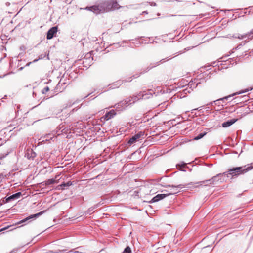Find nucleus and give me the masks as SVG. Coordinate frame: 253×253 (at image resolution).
Wrapping results in <instances>:
<instances>
[{"mask_svg": "<svg viewBox=\"0 0 253 253\" xmlns=\"http://www.w3.org/2000/svg\"><path fill=\"white\" fill-rule=\"evenodd\" d=\"M222 174L219 173L217 174L216 176H214L212 177L211 179L209 180H206L204 181H199L196 182L195 183H189L187 184H179L177 185H169L167 186V187H170L173 188V190L171 191V192L168 194H167L168 195H172V194H175L177 193H178L179 191L177 190L176 189V188H180L182 189L186 186H187L188 187H198L199 186H201L203 185H208L212 184L213 183V181L216 180V178L217 177L221 175Z\"/></svg>", "mask_w": 253, "mask_h": 253, "instance_id": "f257e3e1", "label": "nucleus"}, {"mask_svg": "<svg viewBox=\"0 0 253 253\" xmlns=\"http://www.w3.org/2000/svg\"><path fill=\"white\" fill-rule=\"evenodd\" d=\"M253 169V162L247 164L243 167H238L228 169V171L224 172L223 174L229 177L231 176L232 177H237L239 175L244 174Z\"/></svg>", "mask_w": 253, "mask_h": 253, "instance_id": "f03ea898", "label": "nucleus"}, {"mask_svg": "<svg viewBox=\"0 0 253 253\" xmlns=\"http://www.w3.org/2000/svg\"><path fill=\"white\" fill-rule=\"evenodd\" d=\"M253 89V86L251 87H250V88H247V89H246L245 90H242L241 91H239V92H237L236 93H235L234 94H232V95H229L228 96H226V97H223L222 98H220V99H217V100H216L215 101H214L213 102H210V103L207 104V105H211V106H213L214 105H217V108H216L215 107H214V109L217 110H221L223 108V106L224 105L223 104H221V105L220 104V101H223L224 100H227L229 98L231 97V96H233L234 95H235L236 94H242V93H245V92H248L249 91L252 90Z\"/></svg>", "mask_w": 253, "mask_h": 253, "instance_id": "7ed1b4c3", "label": "nucleus"}, {"mask_svg": "<svg viewBox=\"0 0 253 253\" xmlns=\"http://www.w3.org/2000/svg\"><path fill=\"white\" fill-rule=\"evenodd\" d=\"M130 101V100L127 98H126L125 100L120 101L115 105L116 109L118 111L125 109L126 107L130 105V103H129Z\"/></svg>", "mask_w": 253, "mask_h": 253, "instance_id": "20e7f679", "label": "nucleus"}, {"mask_svg": "<svg viewBox=\"0 0 253 253\" xmlns=\"http://www.w3.org/2000/svg\"><path fill=\"white\" fill-rule=\"evenodd\" d=\"M21 192H17L10 196H6L2 200L3 203H7L19 199L21 196Z\"/></svg>", "mask_w": 253, "mask_h": 253, "instance_id": "39448f33", "label": "nucleus"}, {"mask_svg": "<svg viewBox=\"0 0 253 253\" xmlns=\"http://www.w3.org/2000/svg\"><path fill=\"white\" fill-rule=\"evenodd\" d=\"M101 3L102 7V10L104 13L110 11H112V0L110 1H106Z\"/></svg>", "mask_w": 253, "mask_h": 253, "instance_id": "423d86ee", "label": "nucleus"}, {"mask_svg": "<svg viewBox=\"0 0 253 253\" xmlns=\"http://www.w3.org/2000/svg\"><path fill=\"white\" fill-rule=\"evenodd\" d=\"M101 3L99 4L98 5H94L91 7H87L86 9L92 11L93 13L98 14L101 13H104L102 9Z\"/></svg>", "mask_w": 253, "mask_h": 253, "instance_id": "0eeeda50", "label": "nucleus"}, {"mask_svg": "<svg viewBox=\"0 0 253 253\" xmlns=\"http://www.w3.org/2000/svg\"><path fill=\"white\" fill-rule=\"evenodd\" d=\"M144 135V132L142 131H140L138 132L137 134H135L133 136H132L128 141V143L130 145L133 144L135 143L137 141L139 140L140 138L143 136Z\"/></svg>", "mask_w": 253, "mask_h": 253, "instance_id": "6e6552de", "label": "nucleus"}, {"mask_svg": "<svg viewBox=\"0 0 253 253\" xmlns=\"http://www.w3.org/2000/svg\"><path fill=\"white\" fill-rule=\"evenodd\" d=\"M233 37L235 38H238L240 40L245 39L244 43L243 44L244 45L245 44V43H247L250 40H251L249 38V32L245 33L244 34H234L233 36Z\"/></svg>", "mask_w": 253, "mask_h": 253, "instance_id": "1a4fd4ad", "label": "nucleus"}, {"mask_svg": "<svg viewBox=\"0 0 253 253\" xmlns=\"http://www.w3.org/2000/svg\"><path fill=\"white\" fill-rule=\"evenodd\" d=\"M43 212H44V211H41V212H40L39 213H37L36 214H32V215H31L26 217V218H25V219H24L23 220H20L16 224H20L21 223H24L26 221H28V220H29L30 219H36V218H38L40 215H42Z\"/></svg>", "mask_w": 253, "mask_h": 253, "instance_id": "9d476101", "label": "nucleus"}, {"mask_svg": "<svg viewBox=\"0 0 253 253\" xmlns=\"http://www.w3.org/2000/svg\"><path fill=\"white\" fill-rule=\"evenodd\" d=\"M57 32V27H53L51 28L47 32V39H51L55 34H56Z\"/></svg>", "mask_w": 253, "mask_h": 253, "instance_id": "9b49d317", "label": "nucleus"}, {"mask_svg": "<svg viewBox=\"0 0 253 253\" xmlns=\"http://www.w3.org/2000/svg\"><path fill=\"white\" fill-rule=\"evenodd\" d=\"M238 119H232L229 120H228L226 122H223L222 124V126L223 127H227L228 126H230L232 125H233L234 123H235L236 121H237Z\"/></svg>", "mask_w": 253, "mask_h": 253, "instance_id": "f8f14e48", "label": "nucleus"}, {"mask_svg": "<svg viewBox=\"0 0 253 253\" xmlns=\"http://www.w3.org/2000/svg\"><path fill=\"white\" fill-rule=\"evenodd\" d=\"M139 96L142 97V99H146L151 98L152 94L150 91H143L139 92Z\"/></svg>", "mask_w": 253, "mask_h": 253, "instance_id": "ddd939ff", "label": "nucleus"}, {"mask_svg": "<svg viewBox=\"0 0 253 253\" xmlns=\"http://www.w3.org/2000/svg\"><path fill=\"white\" fill-rule=\"evenodd\" d=\"M168 196L167 194H157L156 196L154 197L152 200L151 201L152 202H156L160 200H162L164 199V198Z\"/></svg>", "mask_w": 253, "mask_h": 253, "instance_id": "4468645a", "label": "nucleus"}, {"mask_svg": "<svg viewBox=\"0 0 253 253\" xmlns=\"http://www.w3.org/2000/svg\"><path fill=\"white\" fill-rule=\"evenodd\" d=\"M127 99L130 100V104H134L136 101L142 99V97L139 96V93L136 95H133L132 97L130 98H127Z\"/></svg>", "mask_w": 253, "mask_h": 253, "instance_id": "2eb2a0df", "label": "nucleus"}, {"mask_svg": "<svg viewBox=\"0 0 253 253\" xmlns=\"http://www.w3.org/2000/svg\"><path fill=\"white\" fill-rule=\"evenodd\" d=\"M116 115V112L114 110H112L107 112L104 116L103 118L105 120H108L113 118Z\"/></svg>", "mask_w": 253, "mask_h": 253, "instance_id": "dca6fc26", "label": "nucleus"}, {"mask_svg": "<svg viewBox=\"0 0 253 253\" xmlns=\"http://www.w3.org/2000/svg\"><path fill=\"white\" fill-rule=\"evenodd\" d=\"M112 11L116 9H118L120 7L117 2L114 0H112Z\"/></svg>", "mask_w": 253, "mask_h": 253, "instance_id": "f3484780", "label": "nucleus"}, {"mask_svg": "<svg viewBox=\"0 0 253 253\" xmlns=\"http://www.w3.org/2000/svg\"><path fill=\"white\" fill-rule=\"evenodd\" d=\"M27 157L28 159L32 158L33 159L35 158L36 156V154L35 152H33V151L31 150L29 151L28 152H27Z\"/></svg>", "mask_w": 253, "mask_h": 253, "instance_id": "a211bd4d", "label": "nucleus"}, {"mask_svg": "<svg viewBox=\"0 0 253 253\" xmlns=\"http://www.w3.org/2000/svg\"><path fill=\"white\" fill-rule=\"evenodd\" d=\"M45 184L46 185H49L50 184H52L54 183H58V181H56L55 179H49L45 181Z\"/></svg>", "mask_w": 253, "mask_h": 253, "instance_id": "6ab92c4d", "label": "nucleus"}, {"mask_svg": "<svg viewBox=\"0 0 253 253\" xmlns=\"http://www.w3.org/2000/svg\"><path fill=\"white\" fill-rule=\"evenodd\" d=\"M71 185V184L70 183V182H67L66 183H63L59 186V187H60V188H59L58 189H64L65 187H69Z\"/></svg>", "mask_w": 253, "mask_h": 253, "instance_id": "aec40b11", "label": "nucleus"}, {"mask_svg": "<svg viewBox=\"0 0 253 253\" xmlns=\"http://www.w3.org/2000/svg\"><path fill=\"white\" fill-rule=\"evenodd\" d=\"M206 132L201 133L199 134H198L197 136H196L194 138V139L196 140L200 139L202 138H203L206 134Z\"/></svg>", "mask_w": 253, "mask_h": 253, "instance_id": "412c9836", "label": "nucleus"}, {"mask_svg": "<svg viewBox=\"0 0 253 253\" xmlns=\"http://www.w3.org/2000/svg\"><path fill=\"white\" fill-rule=\"evenodd\" d=\"M131 250L129 246L126 247L122 253H131Z\"/></svg>", "mask_w": 253, "mask_h": 253, "instance_id": "4be33fe9", "label": "nucleus"}, {"mask_svg": "<svg viewBox=\"0 0 253 253\" xmlns=\"http://www.w3.org/2000/svg\"><path fill=\"white\" fill-rule=\"evenodd\" d=\"M249 36L251 40L253 39V28L249 32Z\"/></svg>", "mask_w": 253, "mask_h": 253, "instance_id": "5701e85b", "label": "nucleus"}, {"mask_svg": "<svg viewBox=\"0 0 253 253\" xmlns=\"http://www.w3.org/2000/svg\"><path fill=\"white\" fill-rule=\"evenodd\" d=\"M49 90V88L48 86H45L42 90V93L43 94H45Z\"/></svg>", "mask_w": 253, "mask_h": 253, "instance_id": "b1692460", "label": "nucleus"}, {"mask_svg": "<svg viewBox=\"0 0 253 253\" xmlns=\"http://www.w3.org/2000/svg\"><path fill=\"white\" fill-rule=\"evenodd\" d=\"M43 57L42 55L40 56L38 59H35L33 60V62L35 63V62H36L37 61H38L39 60H40V59H43Z\"/></svg>", "mask_w": 253, "mask_h": 253, "instance_id": "393cba45", "label": "nucleus"}, {"mask_svg": "<svg viewBox=\"0 0 253 253\" xmlns=\"http://www.w3.org/2000/svg\"><path fill=\"white\" fill-rule=\"evenodd\" d=\"M179 166H180L181 168H185L186 167V164L185 163H182L178 165Z\"/></svg>", "mask_w": 253, "mask_h": 253, "instance_id": "a878e982", "label": "nucleus"}, {"mask_svg": "<svg viewBox=\"0 0 253 253\" xmlns=\"http://www.w3.org/2000/svg\"><path fill=\"white\" fill-rule=\"evenodd\" d=\"M242 44H240L238 45L235 48H233V50H236L237 49H239L240 46H242Z\"/></svg>", "mask_w": 253, "mask_h": 253, "instance_id": "bb28decb", "label": "nucleus"}, {"mask_svg": "<svg viewBox=\"0 0 253 253\" xmlns=\"http://www.w3.org/2000/svg\"><path fill=\"white\" fill-rule=\"evenodd\" d=\"M5 157L4 155H3L2 156H0V164L1 163V160L2 159Z\"/></svg>", "mask_w": 253, "mask_h": 253, "instance_id": "cd10ccee", "label": "nucleus"}, {"mask_svg": "<svg viewBox=\"0 0 253 253\" xmlns=\"http://www.w3.org/2000/svg\"><path fill=\"white\" fill-rule=\"evenodd\" d=\"M165 62V59H163L162 60H160L159 62L157 63V65L159 64V62L163 63Z\"/></svg>", "mask_w": 253, "mask_h": 253, "instance_id": "c85d7f7f", "label": "nucleus"}, {"mask_svg": "<svg viewBox=\"0 0 253 253\" xmlns=\"http://www.w3.org/2000/svg\"><path fill=\"white\" fill-rule=\"evenodd\" d=\"M31 63H32L31 62H30L26 64V66H29V65L31 64Z\"/></svg>", "mask_w": 253, "mask_h": 253, "instance_id": "c756f323", "label": "nucleus"}]
</instances>
